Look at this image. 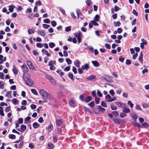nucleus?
<instances>
[{"label":"nucleus","instance_id":"1","mask_svg":"<svg viewBox=\"0 0 149 149\" xmlns=\"http://www.w3.org/2000/svg\"><path fill=\"white\" fill-rule=\"evenodd\" d=\"M39 93L42 97L44 102H47V99L52 100L53 99L52 95L48 93L47 91L44 89H40L39 91Z\"/></svg>","mask_w":149,"mask_h":149},{"label":"nucleus","instance_id":"2","mask_svg":"<svg viewBox=\"0 0 149 149\" xmlns=\"http://www.w3.org/2000/svg\"><path fill=\"white\" fill-rule=\"evenodd\" d=\"M26 74V76L25 74L23 76L24 81L27 85L29 86H32L34 83V81L30 79V74Z\"/></svg>","mask_w":149,"mask_h":149},{"label":"nucleus","instance_id":"3","mask_svg":"<svg viewBox=\"0 0 149 149\" xmlns=\"http://www.w3.org/2000/svg\"><path fill=\"white\" fill-rule=\"evenodd\" d=\"M21 68L22 69L23 72L24 73V75L25 74L26 76V74H28L27 73V72H29V69L25 65H23L21 67Z\"/></svg>","mask_w":149,"mask_h":149},{"label":"nucleus","instance_id":"4","mask_svg":"<svg viewBox=\"0 0 149 149\" xmlns=\"http://www.w3.org/2000/svg\"><path fill=\"white\" fill-rule=\"evenodd\" d=\"M89 68V63H86L81 66V69L82 70H87Z\"/></svg>","mask_w":149,"mask_h":149},{"label":"nucleus","instance_id":"5","mask_svg":"<svg viewBox=\"0 0 149 149\" xmlns=\"http://www.w3.org/2000/svg\"><path fill=\"white\" fill-rule=\"evenodd\" d=\"M26 125H22L20 129H17V130L21 132H23L26 129Z\"/></svg>","mask_w":149,"mask_h":149},{"label":"nucleus","instance_id":"6","mask_svg":"<svg viewBox=\"0 0 149 149\" xmlns=\"http://www.w3.org/2000/svg\"><path fill=\"white\" fill-rule=\"evenodd\" d=\"M56 124L57 126H59L63 123L62 120L57 119L56 121Z\"/></svg>","mask_w":149,"mask_h":149},{"label":"nucleus","instance_id":"7","mask_svg":"<svg viewBox=\"0 0 149 149\" xmlns=\"http://www.w3.org/2000/svg\"><path fill=\"white\" fill-rule=\"evenodd\" d=\"M96 78V76L94 75H91L90 76L87 77L86 78V80L90 81H93Z\"/></svg>","mask_w":149,"mask_h":149},{"label":"nucleus","instance_id":"8","mask_svg":"<svg viewBox=\"0 0 149 149\" xmlns=\"http://www.w3.org/2000/svg\"><path fill=\"white\" fill-rule=\"evenodd\" d=\"M69 104L70 107L74 108L75 107V101L73 100H71L69 102Z\"/></svg>","mask_w":149,"mask_h":149},{"label":"nucleus","instance_id":"9","mask_svg":"<svg viewBox=\"0 0 149 149\" xmlns=\"http://www.w3.org/2000/svg\"><path fill=\"white\" fill-rule=\"evenodd\" d=\"M131 116L132 118L135 120H136V119L138 118V117L136 115V113L134 112H133L132 113L131 115Z\"/></svg>","mask_w":149,"mask_h":149},{"label":"nucleus","instance_id":"10","mask_svg":"<svg viewBox=\"0 0 149 149\" xmlns=\"http://www.w3.org/2000/svg\"><path fill=\"white\" fill-rule=\"evenodd\" d=\"M107 102H111V98L109 94L107 95L105 97Z\"/></svg>","mask_w":149,"mask_h":149},{"label":"nucleus","instance_id":"11","mask_svg":"<svg viewBox=\"0 0 149 149\" xmlns=\"http://www.w3.org/2000/svg\"><path fill=\"white\" fill-rule=\"evenodd\" d=\"M92 100V98L91 97L88 96H87L84 99V101L88 103L91 100Z\"/></svg>","mask_w":149,"mask_h":149},{"label":"nucleus","instance_id":"12","mask_svg":"<svg viewBox=\"0 0 149 149\" xmlns=\"http://www.w3.org/2000/svg\"><path fill=\"white\" fill-rule=\"evenodd\" d=\"M92 63L95 67H99L100 65L99 63L96 61H92Z\"/></svg>","mask_w":149,"mask_h":149},{"label":"nucleus","instance_id":"13","mask_svg":"<svg viewBox=\"0 0 149 149\" xmlns=\"http://www.w3.org/2000/svg\"><path fill=\"white\" fill-rule=\"evenodd\" d=\"M139 62L142 64L143 62V55L142 52H141L140 56L139 58Z\"/></svg>","mask_w":149,"mask_h":149},{"label":"nucleus","instance_id":"14","mask_svg":"<svg viewBox=\"0 0 149 149\" xmlns=\"http://www.w3.org/2000/svg\"><path fill=\"white\" fill-rule=\"evenodd\" d=\"M42 53H44L47 56H50L51 55L49 54L48 53V52L44 49H42Z\"/></svg>","mask_w":149,"mask_h":149},{"label":"nucleus","instance_id":"15","mask_svg":"<svg viewBox=\"0 0 149 149\" xmlns=\"http://www.w3.org/2000/svg\"><path fill=\"white\" fill-rule=\"evenodd\" d=\"M38 34H40V35L44 37L45 36V32L42 30H41L38 31Z\"/></svg>","mask_w":149,"mask_h":149},{"label":"nucleus","instance_id":"16","mask_svg":"<svg viewBox=\"0 0 149 149\" xmlns=\"http://www.w3.org/2000/svg\"><path fill=\"white\" fill-rule=\"evenodd\" d=\"M31 118V117L27 116L24 120V123L25 124L28 123H30V120Z\"/></svg>","mask_w":149,"mask_h":149},{"label":"nucleus","instance_id":"17","mask_svg":"<svg viewBox=\"0 0 149 149\" xmlns=\"http://www.w3.org/2000/svg\"><path fill=\"white\" fill-rule=\"evenodd\" d=\"M80 62L78 60H77L74 62V65L77 67H80Z\"/></svg>","mask_w":149,"mask_h":149},{"label":"nucleus","instance_id":"18","mask_svg":"<svg viewBox=\"0 0 149 149\" xmlns=\"http://www.w3.org/2000/svg\"><path fill=\"white\" fill-rule=\"evenodd\" d=\"M74 35L75 37L77 38H78V37H81L82 36V35L80 31H78L76 33H74Z\"/></svg>","mask_w":149,"mask_h":149},{"label":"nucleus","instance_id":"19","mask_svg":"<svg viewBox=\"0 0 149 149\" xmlns=\"http://www.w3.org/2000/svg\"><path fill=\"white\" fill-rule=\"evenodd\" d=\"M123 111L124 113H128L130 112V109L127 107H124Z\"/></svg>","mask_w":149,"mask_h":149},{"label":"nucleus","instance_id":"20","mask_svg":"<svg viewBox=\"0 0 149 149\" xmlns=\"http://www.w3.org/2000/svg\"><path fill=\"white\" fill-rule=\"evenodd\" d=\"M40 125L38 123L36 122H34L33 124V127L34 128H37L39 127Z\"/></svg>","mask_w":149,"mask_h":149},{"label":"nucleus","instance_id":"21","mask_svg":"<svg viewBox=\"0 0 149 149\" xmlns=\"http://www.w3.org/2000/svg\"><path fill=\"white\" fill-rule=\"evenodd\" d=\"M113 122L116 124H120L121 123V120L119 119H114L113 120Z\"/></svg>","mask_w":149,"mask_h":149},{"label":"nucleus","instance_id":"22","mask_svg":"<svg viewBox=\"0 0 149 149\" xmlns=\"http://www.w3.org/2000/svg\"><path fill=\"white\" fill-rule=\"evenodd\" d=\"M110 107L112 110H116L117 109V107L114 106V104L113 103L111 104Z\"/></svg>","mask_w":149,"mask_h":149},{"label":"nucleus","instance_id":"23","mask_svg":"<svg viewBox=\"0 0 149 149\" xmlns=\"http://www.w3.org/2000/svg\"><path fill=\"white\" fill-rule=\"evenodd\" d=\"M68 76V77L71 80H74V79L73 78V75L72 73L70 72L69 73Z\"/></svg>","mask_w":149,"mask_h":149},{"label":"nucleus","instance_id":"24","mask_svg":"<svg viewBox=\"0 0 149 149\" xmlns=\"http://www.w3.org/2000/svg\"><path fill=\"white\" fill-rule=\"evenodd\" d=\"M13 71L15 74H18V71L17 69L16 68L15 66H14L13 69Z\"/></svg>","mask_w":149,"mask_h":149},{"label":"nucleus","instance_id":"25","mask_svg":"<svg viewBox=\"0 0 149 149\" xmlns=\"http://www.w3.org/2000/svg\"><path fill=\"white\" fill-rule=\"evenodd\" d=\"M56 64V62L54 61H50L49 63V65L50 66H53Z\"/></svg>","mask_w":149,"mask_h":149},{"label":"nucleus","instance_id":"26","mask_svg":"<svg viewBox=\"0 0 149 149\" xmlns=\"http://www.w3.org/2000/svg\"><path fill=\"white\" fill-rule=\"evenodd\" d=\"M100 17L98 15H95L94 18V21H96V22H99V18Z\"/></svg>","mask_w":149,"mask_h":149},{"label":"nucleus","instance_id":"27","mask_svg":"<svg viewBox=\"0 0 149 149\" xmlns=\"http://www.w3.org/2000/svg\"><path fill=\"white\" fill-rule=\"evenodd\" d=\"M54 147V145L51 143H49L48 144V148L49 149L52 148Z\"/></svg>","mask_w":149,"mask_h":149},{"label":"nucleus","instance_id":"28","mask_svg":"<svg viewBox=\"0 0 149 149\" xmlns=\"http://www.w3.org/2000/svg\"><path fill=\"white\" fill-rule=\"evenodd\" d=\"M114 25L115 27L119 26L120 25V23L119 21L115 22H114Z\"/></svg>","mask_w":149,"mask_h":149},{"label":"nucleus","instance_id":"29","mask_svg":"<svg viewBox=\"0 0 149 149\" xmlns=\"http://www.w3.org/2000/svg\"><path fill=\"white\" fill-rule=\"evenodd\" d=\"M98 109L100 110V111L104 112L105 110V109L103 108H102L100 105H99L98 106Z\"/></svg>","mask_w":149,"mask_h":149},{"label":"nucleus","instance_id":"30","mask_svg":"<svg viewBox=\"0 0 149 149\" xmlns=\"http://www.w3.org/2000/svg\"><path fill=\"white\" fill-rule=\"evenodd\" d=\"M31 91L32 93L35 95H38V92L35 89H32L31 90Z\"/></svg>","mask_w":149,"mask_h":149},{"label":"nucleus","instance_id":"31","mask_svg":"<svg viewBox=\"0 0 149 149\" xmlns=\"http://www.w3.org/2000/svg\"><path fill=\"white\" fill-rule=\"evenodd\" d=\"M53 126L52 125H49L48 127L47 130L49 132H50L53 129Z\"/></svg>","mask_w":149,"mask_h":149},{"label":"nucleus","instance_id":"32","mask_svg":"<svg viewBox=\"0 0 149 149\" xmlns=\"http://www.w3.org/2000/svg\"><path fill=\"white\" fill-rule=\"evenodd\" d=\"M49 47L51 48H53L55 46V44L53 42H50L49 44Z\"/></svg>","mask_w":149,"mask_h":149},{"label":"nucleus","instance_id":"33","mask_svg":"<svg viewBox=\"0 0 149 149\" xmlns=\"http://www.w3.org/2000/svg\"><path fill=\"white\" fill-rule=\"evenodd\" d=\"M101 104L103 107H106L107 106L106 103L104 101L101 102Z\"/></svg>","mask_w":149,"mask_h":149},{"label":"nucleus","instance_id":"34","mask_svg":"<svg viewBox=\"0 0 149 149\" xmlns=\"http://www.w3.org/2000/svg\"><path fill=\"white\" fill-rule=\"evenodd\" d=\"M9 138L10 139H14L15 138L16 136L14 134H10L8 136Z\"/></svg>","mask_w":149,"mask_h":149},{"label":"nucleus","instance_id":"35","mask_svg":"<svg viewBox=\"0 0 149 149\" xmlns=\"http://www.w3.org/2000/svg\"><path fill=\"white\" fill-rule=\"evenodd\" d=\"M86 2V4L89 6H90V5L92 3L91 0H87Z\"/></svg>","mask_w":149,"mask_h":149},{"label":"nucleus","instance_id":"36","mask_svg":"<svg viewBox=\"0 0 149 149\" xmlns=\"http://www.w3.org/2000/svg\"><path fill=\"white\" fill-rule=\"evenodd\" d=\"M66 61L68 65H70L72 63V61L69 58H66Z\"/></svg>","mask_w":149,"mask_h":149},{"label":"nucleus","instance_id":"37","mask_svg":"<svg viewBox=\"0 0 149 149\" xmlns=\"http://www.w3.org/2000/svg\"><path fill=\"white\" fill-rule=\"evenodd\" d=\"M35 32L34 30H33L32 29H29L28 30V32L29 34H31L34 33Z\"/></svg>","mask_w":149,"mask_h":149},{"label":"nucleus","instance_id":"38","mask_svg":"<svg viewBox=\"0 0 149 149\" xmlns=\"http://www.w3.org/2000/svg\"><path fill=\"white\" fill-rule=\"evenodd\" d=\"M94 102L93 101L91 102L90 103L88 104V105L90 107H93L94 106Z\"/></svg>","mask_w":149,"mask_h":149},{"label":"nucleus","instance_id":"39","mask_svg":"<svg viewBox=\"0 0 149 149\" xmlns=\"http://www.w3.org/2000/svg\"><path fill=\"white\" fill-rule=\"evenodd\" d=\"M12 102L13 103L16 104L18 103V101L16 99H13L12 100Z\"/></svg>","mask_w":149,"mask_h":149},{"label":"nucleus","instance_id":"40","mask_svg":"<svg viewBox=\"0 0 149 149\" xmlns=\"http://www.w3.org/2000/svg\"><path fill=\"white\" fill-rule=\"evenodd\" d=\"M51 24L52 26L53 27L55 26L57 24L56 22L54 21H52L51 22Z\"/></svg>","mask_w":149,"mask_h":149},{"label":"nucleus","instance_id":"41","mask_svg":"<svg viewBox=\"0 0 149 149\" xmlns=\"http://www.w3.org/2000/svg\"><path fill=\"white\" fill-rule=\"evenodd\" d=\"M95 103L97 104H98L99 103V101L100 100V99L98 97H95Z\"/></svg>","mask_w":149,"mask_h":149},{"label":"nucleus","instance_id":"42","mask_svg":"<svg viewBox=\"0 0 149 149\" xmlns=\"http://www.w3.org/2000/svg\"><path fill=\"white\" fill-rule=\"evenodd\" d=\"M43 21L45 23L49 24L50 22V20L48 18L44 19Z\"/></svg>","mask_w":149,"mask_h":149},{"label":"nucleus","instance_id":"43","mask_svg":"<svg viewBox=\"0 0 149 149\" xmlns=\"http://www.w3.org/2000/svg\"><path fill=\"white\" fill-rule=\"evenodd\" d=\"M97 22L96 21L92 20L91 21V23L92 24H93L95 26H98V24L96 22Z\"/></svg>","mask_w":149,"mask_h":149},{"label":"nucleus","instance_id":"44","mask_svg":"<svg viewBox=\"0 0 149 149\" xmlns=\"http://www.w3.org/2000/svg\"><path fill=\"white\" fill-rule=\"evenodd\" d=\"M71 28L70 26H68L65 28V31L66 32H69L71 31Z\"/></svg>","mask_w":149,"mask_h":149},{"label":"nucleus","instance_id":"45","mask_svg":"<svg viewBox=\"0 0 149 149\" xmlns=\"http://www.w3.org/2000/svg\"><path fill=\"white\" fill-rule=\"evenodd\" d=\"M79 99L82 102H84V99L83 95L82 94L79 96Z\"/></svg>","mask_w":149,"mask_h":149},{"label":"nucleus","instance_id":"46","mask_svg":"<svg viewBox=\"0 0 149 149\" xmlns=\"http://www.w3.org/2000/svg\"><path fill=\"white\" fill-rule=\"evenodd\" d=\"M36 46L39 48H41L42 47V45L41 43H38L36 44Z\"/></svg>","mask_w":149,"mask_h":149},{"label":"nucleus","instance_id":"47","mask_svg":"<svg viewBox=\"0 0 149 149\" xmlns=\"http://www.w3.org/2000/svg\"><path fill=\"white\" fill-rule=\"evenodd\" d=\"M127 104L130 105L131 108H132L133 107L134 104L132 103V102L130 101H128L127 102Z\"/></svg>","mask_w":149,"mask_h":149},{"label":"nucleus","instance_id":"48","mask_svg":"<svg viewBox=\"0 0 149 149\" xmlns=\"http://www.w3.org/2000/svg\"><path fill=\"white\" fill-rule=\"evenodd\" d=\"M4 83L2 81H0V88L1 89H3L4 88L3 86Z\"/></svg>","mask_w":149,"mask_h":149},{"label":"nucleus","instance_id":"49","mask_svg":"<svg viewBox=\"0 0 149 149\" xmlns=\"http://www.w3.org/2000/svg\"><path fill=\"white\" fill-rule=\"evenodd\" d=\"M38 121L40 123H42L44 122V120L42 118V117H40L38 120Z\"/></svg>","mask_w":149,"mask_h":149},{"label":"nucleus","instance_id":"50","mask_svg":"<svg viewBox=\"0 0 149 149\" xmlns=\"http://www.w3.org/2000/svg\"><path fill=\"white\" fill-rule=\"evenodd\" d=\"M29 68L30 70H32L33 71H36V69L32 65L31 66H30Z\"/></svg>","mask_w":149,"mask_h":149},{"label":"nucleus","instance_id":"51","mask_svg":"<svg viewBox=\"0 0 149 149\" xmlns=\"http://www.w3.org/2000/svg\"><path fill=\"white\" fill-rule=\"evenodd\" d=\"M23 123V119L22 118H19L18 119V123L22 124Z\"/></svg>","mask_w":149,"mask_h":149},{"label":"nucleus","instance_id":"52","mask_svg":"<svg viewBox=\"0 0 149 149\" xmlns=\"http://www.w3.org/2000/svg\"><path fill=\"white\" fill-rule=\"evenodd\" d=\"M142 125L145 128L147 127H148L149 125L146 122H144L142 124Z\"/></svg>","mask_w":149,"mask_h":149},{"label":"nucleus","instance_id":"53","mask_svg":"<svg viewBox=\"0 0 149 149\" xmlns=\"http://www.w3.org/2000/svg\"><path fill=\"white\" fill-rule=\"evenodd\" d=\"M135 108L136 109L138 110H139L140 111H141L142 110V109L140 107V106L138 104H136V105L135 106Z\"/></svg>","mask_w":149,"mask_h":149},{"label":"nucleus","instance_id":"54","mask_svg":"<svg viewBox=\"0 0 149 149\" xmlns=\"http://www.w3.org/2000/svg\"><path fill=\"white\" fill-rule=\"evenodd\" d=\"M123 104L121 102H117L116 103V105L118 107H122L121 106Z\"/></svg>","mask_w":149,"mask_h":149},{"label":"nucleus","instance_id":"55","mask_svg":"<svg viewBox=\"0 0 149 149\" xmlns=\"http://www.w3.org/2000/svg\"><path fill=\"white\" fill-rule=\"evenodd\" d=\"M11 92L10 91H7L6 93V95L9 98H10L11 97Z\"/></svg>","mask_w":149,"mask_h":149},{"label":"nucleus","instance_id":"56","mask_svg":"<svg viewBox=\"0 0 149 149\" xmlns=\"http://www.w3.org/2000/svg\"><path fill=\"white\" fill-rule=\"evenodd\" d=\"M76 13L77 14V17L78 18L79 17V16L81 15V13H80V10H76Z\"/></svg>","mask_w":149,"mask_h":149},{"label":"nucleus","instance_id":"57","mask_svg":"<svg viewBox=\"0 0 149 149\" xmlns=\"http://www.w3.org/2000/svg\"><path fill=\"white\" fill-rule=\"evenodd\" d=\"M124 59V58L122 56H120L119 58V60L122 62H123Z\"/></svg>","mask_w":149,"mask_h":149},{"label":"nucleus","instance_id":"58","mask_svg":"<svg viewBox=\"0 0 149 149\" xmlns=\"http://www.w3.org/2000/svg\"><path fill=\"white\" fill-rule=\"evenodd\" d=\"M72 70L75 74L77 73V71L76 68L75 67H73Z\"/></svg>","mask_w":149,"mask_h":149},{"label":"nucleus","instance_id":"59","mask_svg":"<svg viewBox=\"0 0 149 149\" xmlns=\"http://www.w3.org/2000/svg\"><path fill=\"white\" fill-rule=\"evenodd\" d=\"M114 9L115 11L116 12L120 10V8L117 6L116 5L114 6Z\"/></svg>","mask_w":149,"mask_h":149},{"label":"nucleus","instance_id":"60","mask_svg":"<svg viewBox=\"0 0 149 149\" xmlns=\"http://www.w3.org/2000/svg\"><path fill=\"white\" fill-rule=\"evenodd\" d=\"M4 76V74L3 72H0V79H3Z\"/></svg>","mask_w":149,"mask_h":149},{"label":"nucleus","instance_id":"61","mask_svg":"<svg viewBox=\"0 0 149 149\" xmlns=\"http://www.w3.org/2000/svg\"><path fill=\"white\" fill-rule=\"evenodd\" d=\"M97 93L98 95L100 97H102V94L99 91H97Z\"/></svg>","mask_w":149,"mask_h":149},{"label":"nucleus","instance_id":"62","mask_svg":"<svg viewBox=\"0 0 149 149\" xmlns=\"http://www.w3.org/2000/svg\"><path fill=\"white\" fill-rule=\"evenodd\" d=\"M126 63L127 65H129L131 63V61L130 60L127 59L126 61Z\"/></svg>","mask_w":149,"mask_h":149},{"label":"nucleus","instance_id":"63","mask_svg":"<svg viewBox=\"0 0 149 149\" xmlns=\"http://www.w3.org/2000/svg\"><path fill=\"white\" fill-rule=\"evenodd\" d=\"M142 106L143 108H147L149 107L148 105L146 103H143L142 104Z\"/></svg>","mask_w":149,"mask_h":149},{"label":"nucleus","instance_id":"64","mask_svg":"<svg viewBox=\"0 0 149 149\" xmlns=\"http://www.w3.org/2000/svg\"><path fill=\"white\" fill-rule=\"evenodd\" d=\"M31 109H35L36 108V106L34 104H32L31 106Z\"/></svg>","mask_w":149,"mask_h":149}]
</instances>
